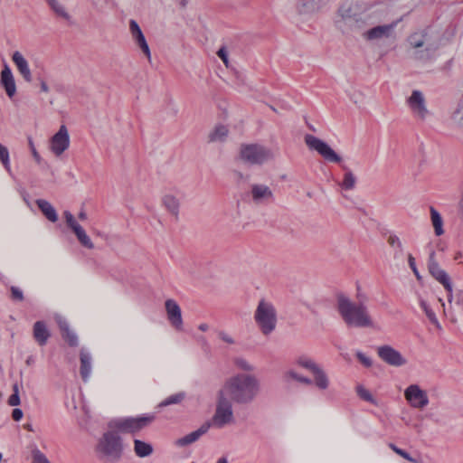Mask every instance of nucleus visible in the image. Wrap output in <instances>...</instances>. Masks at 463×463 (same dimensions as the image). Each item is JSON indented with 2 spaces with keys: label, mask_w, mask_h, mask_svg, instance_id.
Returning a JSON list of instances; mask_svg holds the SVG:
<instances>
[{
  "label": "nucleus",
  "mask_w": 463,
  "mask_h": 463,
  "mask_svg": "<svg viewBox=\"0 0 463 463\" xmlns=\"http://www.w3.org/2000/svg\"><path fill=\"white\" fill-rule=\"evenodd\" d=\"M219 392L235 404L247 405L259 395L260 383L254 374L237 373L227 379Z\"/></svg>",
  "instance_id": "f257e3e1"
},
{
  "label": "nucleus",
  "mask_w": 463,
  "mask_h": 463,
  "mask_svg": "<svg viewBox=\"0 0 463 463\" xmlns=\"http://www.w3.org/2000/svg\"><path fill=\"white\" fill-rule=\"evenodd\" d=\"M373 6L366 0H345L338 9L335 25L345 34L363 29L367 24L364 15Z\"/></svg>",
  "instance_id": "f03ea898"
},
{
  "label": "nucleus",
  "mask_w": 463,
  "mask_h": 463,
  "mask_svg": "<svg viewBox=\"0 0 463 463\" xmlns=\"http://www.w3.org/2000/svg\"><path fill=\"white\" fill-rule=\"evenodd\" d=\"M337 310L349 326L373 327L374 323L371 317L366 305L363 302H353L345 296L337 298Z\"/></svg>",
  "instance_id": "7ed1b4c3"
},
{
  "label": "nucleus",
  "mask_w": 463,
  "mask_h": 463,
  "mask_svg": "<svg viewBox=\"0 0 463 463\" xmlns=\"http://www.w3.org/2000/svg\"><path fill=\"white\" fill-rule=\"evenodd\" d=\"M95 450L104 463H118L124 456L125 445L118 431L109 428L99 439Z\"/></svg>",
  "instance_id": "20e7f679"
},
{
  "label": "nucleus",
  "mask_w": 463,
  "mask_h": 463,
  "mask_svg": "<svg viewBox=\"0 0 463 463\" xmlns=\"http://www.w3.org/2000/svg\"><path fill=\"white\" fill-rule=\"evenodd\" d=\"M254 319L263 335L271 334L275 330L278 321L274 305L269 301L260 299L254 313Z\"/></svg>",
  "instance_id": "39448f33"
},
{
  "label": "nucleus",
  "mask_w": 463,
  "mask_h": 463,
  "mask_svg": "<svg viewBox=\"0 0 463 463\" xmlns=\"http://www.w3.org/2000/svg\"><path fill=\"white\" fill-rule=\"evenodd\" d=\"M241 159L249 165H262L273 158L272 151L259 144L241 145Z\"/></svg>",
  "instance_id": "423d86ee"
},
{
  "label": "nucleus",
  "mask_w": 463,
  "mask_h": 463,
  "mask_svg": "<svg viewBox=\"0 0 463 463\" xmlns=\"http://www.w3.org/2000/svg\"><path fill=\"white\" fill-rule=\"evenodd\" d=\"M232 402L230 399L218 392L217 403L211 426L221 429L233 422Z\"/></svg>",
  "instance_id": "0eeeda50"
},
{
  "label": "nucleus",
  "mask_w": 463,
  "mask_h": 463,
  "mask_svg": "<svg viewBox=\"0 0 463 463\" xmlns=\"http://www.w3.org/2000/svg\"><path fill=\"white\" fill-rule=\"evenodd\" d=\"M153 419V416L121 418L111 420L109 423V428H114L121 432L136 433L150 424Z\"/></svg>",
  "instance_id": "6e6552de"
},
{
  "label": "nucleus",
  "mask_w": 463,
  "mask_h": 463,
  "mask_svg": "<svg viewBox=\"0 0 463 463\" xmlns=\"http://www.w3.org/2000/svg\"><path fill=\"white\" fill-rule=\"evenodd\" d=\"M305 143L310 150L317 151L326 161L330 163L341 162L338 156L326 142L318 137L307 134L304 137Z\"/></svg>",
  "instance_id": "1a4fd4ad"
},
{
  "label": "nucleus",
  "mask_w": 463,
  "mask_h": 463,
  "mask_svg": "<svg viewBox=\"0 0 463 463\" xmlns=\"http://www.w3.org/2000/svg\"><path fill=\"white\" fill-rule=\"evenodd\" d=\"M409 44L415 49L413 58L426 61L431 58L434 48L432 45L425 46V35L422 33H414L408 38Z\"/></svg>",
  "instance_id": "9d476101"
},
{
  "label": "nucleus",
  "mask_w": 463,
  "mask_h": 463,
  "mask_svg": "<svg viewBox=\"0 0 463 463\" xmlns=\"http://www.w3.org/2000/svg\"><path fill=\"white\" fill-rule=\"evenodd\" d=\"M249 196L255 205H268L275 200L273 191L264 184H251Z\"/></svg>",
  "instance_id": "9b49d317"
},
{
  "label": "nucleus",
  "mask_w": 463,
  "mask_h": 463,
  "mask_svg": "<svg viewBox=\"0 0 463 463\" xmlns=\"http://www.w3.org/2000/svg\"><path fill=\"white\" fill-rule=\"evenodd\" d=\"M377 354L385 364L401 367L407 364V359L392 346L384 345L377 348Z\"/></svg>",
  "instance_id": "f8f14e48"
},
{
  "label": "nucleus",
  "mask_w": 463,
  "mask_h": 463,
  "mask_svg": "<svg viewBox=\"0 0 463 463\" xmlns=\"http://www.w3.org/2000/svg\"><path fill=\"white\" fill-rule=\"evenodd\" d=\"M404 396L413 408L423 409L429 404L427 392L417 384L408 386L404 391Z\"/></svg>",
  "instance_id": "ddd939ff"
},
{
  "label": "nucleus",
  "mask_w": 463,
  "mask_h": 463,
  "mask_svg": "<svg viewBox=\"0 0 463 463\" xmlns=\"http://www.w3.org/2000/svg\"><path fill=\"white\" fill-rule=\"evenodd\" d=\"M407 104L415 117L425 119L428 116L429 111L421 91L417 90H413L411 95L407 99Z\"/></svg>",
  "instance_id": "4468645a"
},
{
  "label": "nucleus",
  "mask_w": 463,
  "mask_h": 463,
  "mask_svg": "<svg viewBox=\"0 0 463 463\" xmlns=\"http://www.w3.org/2000/svg\"><path fill=\"white\" fill-rule=\"evenodd\" d=\"M428 269L431 276L443 285L446 290H451V280L448 273L442 269L435 259V251H431L428 260Z\"/></svg>",
  "instance_id": "2eb2a0df"
},
{
  "label": "nucleus",
  "mask_w": 463,
  "mask_h": 463,
  "mask_svg": "<svg viewBox=\"0 0 463 463\" xmlns=\"http://www.w3.org/2000/svg\"><path fill=\"white\" fill-rule=\"evenodd\" d=\"M69 146L70 136L68 129L64 125H61L58 132L51 138V150L55 156H59L68 149Z\"/></svg>",
  "instance_id": "dca6fc26"
},
{
  "label": "nucleus",
  "mask_w": 463,
  "mask_h": 463,
  "mask_svg": "<svg viewBox=\"0 0 463 463\" xmlns=\"http://www.w3.org/2000/svg\"><path fill=\"white\" fill-rule=\"evenodd\" d=\"M399 21H394L389 24L374 26L363 33V37L367 41H375L392 36Z\"/></svg>",
  "instance_id": "f3484780"
},
{
  "label": "nucleus",
  "mask_w": 463,
  "mask_h": 463,
  "mask_svg": "<svg viewBox=\"0 0 463 463\" xmlns=\"http://www.w3.org/2000/svg\"><path fill=\"white\" fill-rule=\"evenodd\" d=\"M129 31H130L132 39L134 40L135 43L140 48V50L143 52V53L146 55V57L150 61H151V52H150L149 46L147 44V42L145 38V35H144L140 26L135 20L129 21Z\"/></svg>",
  "instance_id": "a211bd4d"
},
{
  "label": "nucleus",
  "mask_w": 463,
  "mask_h": 463,
  "mask_svg": "<svg viewBox=\"0 0 463 463\" xmlns=\"http://www.w3.org/2000/svg\"><path fill=\"white\" fill-rule=\"evenodd\" d=\"M165 306L169 322L175 328L181 330L183 327V319L179 305L174 299H167Z\"/></svg>",
  "instance_id": "6ab92c4d"
},
{
  "label": "nucleus",
  "mask_w": 463,
  "mask_h": 463,
  "mask_svg": "<svg viewBox=\"0 0 463 463\" xmlns=\"http://www.w3.org/2000/svg\"><path fill=\"white\" fill-rule=\"evenodd\" d=\"M12 61L16 66V69L23 79L26 82H31L33 80L32 72L29 67V63L24 55L20 52L16 51L12 55Z\"/></svg>",
  "instance_id": "aec40b11"
},
{
  "label": "nucleus",
  "mask_w": 463,
  "mask_h": 463,
  "mask_svg": "<svg viewBox=\"0 0 463 463\" xmlns=\"http://www.w3.org/2000/svg\"><path fill=\"white\" fill-rule=\"evenodd\" d=\"M1 84L9 98H12L15 94L16 86L14 78L7 63L4 64V68L1 71Z\"/></svg>",
  "instance_id": "412c9836"
},
{
  "label": "nucleus",
  "mask_w": 463,
  "mask_h": 463,
  "mask_svg": "<svg viewBox=\"0 0 463 463\" xmlns=\"http://www.w3.org/2000/svg\"><path fill=\"white\" fill-rule=\"evenodd\" d=\"M55 320L61 331L63 339H65L71 346H77L78 336L72 330H71L68 321L61 316H56Z\"/></svg>",
  "instance_id": "4be33fe9"
},
{
  "label": "nucleus",
  "mask_w": 463,
  "mask_h": 463,
  "mask_svg": "<svg viewBox=\"0 0 463 463\" xmlns=\"http://www.w3.org/2000/svg\"><path fill=\"white\" fill-rule=\"evenodd\" d=\"M211 427L210 422L203 423L198 430L192 431L184 437L178 439L175 445L178 447H185L198 440L203 434H205Z\"/></svg>",
  "instance_id": "5701e85b"
},
{
  "label": "nucleus",
  "mask_w": 463,
  "mask_h": 463,
  "mask_svg": "<svg viewBox=\"0 0 463 463\" xmlns=\"http://www.w3.org/2000/svg\"><path fill=\"white\" fill-rule=\"evenodd\" d=\"M80 373L83 382L87 383L91 374L92 357L90 352L82 348L80 353Z\"/></svg>",
  "instance_id": "b1692460"
},
{
  "label": "nucleus",
  "mask_w": 463,
  "mask_h": 463,
  "mask_svg": "<svg viewBox=\"0 0 463 463\" xmlns=\"http://www.w3.org/2000/svg\"><path fill=\"white\" fill-rule=\"evenodd\" d=\"M33 336L40 345H44L47 343L48 338L50 337V333L44 322L37 321L34 323Z\"/></svg>",
  "instance_id": "393cba45"
},
{
  "label": "nucleus",
  "mask_w": 463,
  "mask_h": 463,
  "mask_svg": "<svg viewBox=\"0 0 463 463\" xmlns=\"http://www.w3.org/2000/svg\"><path fill=\"white\" fill-rule=\"evenodd\" d=\"M36 204L50 222H55L58 220L56 210L48 201L38 199Z\"/></svg>",
  "instance_id": "a878e982"
},
{
  "label": "nucleus",
  "mask_w": 463,
  "mask_h": 463,
  "mask_svg": "<svg viewBox=\"0 0 463 463\" xmlns=\"http://www.w3.org/2000/svg\"><path fill=\"white\" fill-rule=\"evenodd\" d=\"M51 10L59 17L69 21L71 15L61 0H45Z\"/></svg>",
  "instance_id": "bb28decb"
},
{
  "label": "nucleus",
  "mask_w": 463,
  "mask_h": 463,
  "mask_svg": "<svg viewBox=\"0 0 463 463\" xmlns=\"http://www.w3.org/2000/svg\"><path fill=\"white\" fill-rule=\"evenodd\" d=\"M163 205L165 207V209L175 217L179 214V208H180V202L179 200L172 195V194H165L162 198Z\"/></svg>",
  "instance_id": "cd10ccee"
},
{
  "label": "nucleus",
  "mask_w": 463,
  "mask_h": 463,
  "mask_svg": "<svg viewBox=\"0 0 463 463\" xmlns=\"http://www.w3.org/2000/svg\"><path fill=\"white\" fill-rule=\"evenodd\" d=\"M430 213L434 232L436 236H441L444 233L443 219L440 213L432 206L430 208Z\"/></svg>",
  "instance_id": "c85d7f7f"
},
{
  "label": "nucleus",
  "mask_w": 463,
  "mask_h": 463,
  "mask_svg": "<svg viewBox=\"0 0 463 463\" xmlns=\"http://www.w3.org/2000/svg\"><path fill=\"white\" fill-rule=\"evenodd\" d=\"M387 241L393 249V258L395 260L402 259L403 257L404 250L400 238L395 234H391L389 235Z\"/></svg>",
  "instance_id": "c756f323"
},
{
  "label": "nucleus",
  "mask_w": 463,
  "mask_h": 463,
  "mask_svg": "<svg viewBox=\"0 0 463 463\" xmlns=\"http://www.w3.org/2000/svg\"><path fill=\"white\" fill-rule=\"evenodd\" d=\"M134 451L137 457L146 458L152 454L153 447L140 439H134Z\"/></svg>",
  "instance_id": "7c9ffc66"
},
{
  "label": "nucleus",
  "mask_w": 463,
  "mask_h": 463,
  "mask_svg": "<svg viewBox=\"0 0 463 463\" xmlns=\"http://www.w3.org/2000/svg\"><path fill=\"white\" fill-rule=\"evenodd\" d=\"M313 374L315 385L319 390H326L329 386V379L325 371L321 367H319L317 370L313 372Z\"/></svg>",
  "instance_id": "2f4dec72"
},
{
  "label": "nucleus",
  "mask_w": 463,
  "mask_h": 463,
  "mask_svg": "<svg viewBox=\"0 0 463 463\" xmlns=\"http://www.w3.org/2000/svg\"><path fill=\"white\" fill-rule=\"evenodd\" d=\"M228 135V128L225 126L220 125L214 128L210 133L209 139L212 142L223 141Z\"/></svg>",
  "instance_id": "473e14b6"
},
{
  "label": "nucleus",
  "mask_w": 463,
  "mask_h": 463,
  "mask_svg": "<svg viewBox=\"0 0 463 463\" xmlns=\"http://www.w3.org/2000/svg\"><path fill=\"white\" fill-rule=\"evenodd\" d=\"M420 306L422 308V310L424 311V313L426 314V316L429 318V320L430 321V323H432L437 328L440 329L441 326L436 317V314L431 309V307L428 305V303L425 300L420 299Z\"/></svg>",
  "instance_id": "72a5a7b5"
},
{
  "label": "nucleus",
  "mask_w": 463,
  "mask_h": 463,
  "mask_svg": "<svg viewBox=\"0 0 463 463\" xmlns=\"http://www.w3.org/2000/svg\"><path fill=\"white\" fill-rule=\"evenodd\" d=\"M296 364L298 365H299L300 367H302V368L309 370L312 373L315 372L316 370H317L320 367L319 365H317L316 364V362L313 359H311V358H309L307 356H304V355L299 356L297 359Z\"/></svg>",
  "instance_id": "f704fd0d"
},
{
  "label": "nucleus",
  "mask_w": 463,
  "mask_h": 463,
  "mask_svg": "<svg viewBox=\"0 0 463 463\" xmlns=\"http://www.w3.org/2000/svg\"><path fill=\"white\" fill-rule=\"evenodd\" d=\"M184 397H185V393L183 392L172 394V395L168 396L167 398H165L164 401H162L159 403V406L165 407V406H169L172 404H178L184 399Z\"/></svg>",
  "instance_id": "c9c22d12"
},
{
  "label": "nucleus",
  "mask_w": 463,
  "mask_h": 463,
  "mask_svg": "<svg viewBox=\"0 0 463 463\" xmlns=\"http://www.w3.org/2000/svg\"><path fill=\"white\" fill-rule=\"evenodd\" d=\"M356 183V177L351 171H346L342 183L340 184L341 187L344 190H352L354 188Z\"/></svg>",
  "instance_id": "e433bc0d"
},
{
  "label": "nucleus",
  "mask_w": 463,
  "mask_h": 463,
  "mask_svg": "<svg viewBox=\"0 0 463 463\" xmlns=\"http://www.w3.org/2000/svg\"><path fill=\"white\" fill-rule=\"evenodd\" d=\"M74 234L77 237L80 243L83 247H85L87 249L94 248L93 242L91 241L90 238L88 236V234L86 233L85 230L83 228H81L78 232H74Z\"/></svg>",
  "instance_id": "4c0bfd02"
},
{
  "label": "nucleus",
  "mask_w": 463,
  "mask_h": 463,
  "mask_svg": "<svg viewBox=\"0 0 463 463\" xmlns=\"http://www.w3.org/2000/svg\"><path fill=\"white\" fill-rule=\"evenodd\" d=\"M0 161L3 164L7 173L12 175V170L10 165L9 151L7 147L0 144Z\"/></svg>",
  "instance_id": "58836bf2"
},
{
  "label": "nucleus",
  "mask_w": 463,
  "mask_h": 463,
  "mask_svg": "<svg viewBox=\"0 0 463 463\" xmlns=\"http://www.w3.org/2000/svg\"><path fill=\"white\" fill-rule=\"evenodd\" d=\"M63 216H64L67 226L73 232H76L82 228L81 225L76 221V219L74 218L73 214L71 212L65 211L63 213Z\"/></svg>",
  "instance_id": "ea45409f"
},
{
  "label": "nucleus",
  "mask_w": 463,
  "mask_h": 463,
  "mask_svg": "<svg viewBox=\"0 0 463 463\" xmlns=\"http://www.w3.org/2000/svg\"><path fill=\"white\" fill-rule=\"evenodd\" d=\"M234 364L244 372H253L255 367L246 359L238 357L234 360Z\"/></svg>",
  "instance_id": "a19ab883"
},
{
  "label": "nucleus",
  "mask_w": 463,
  "mask_h": 463,
  "mask_svg": "<svg viewBox=\"0 0 463 463\" xmlns=\"http://www.w3.org/2000/svg\"><path fill=\"white\" fill-rule=\"evenodd\" d=\"M13 392L14 393L9 397L8 399V404L10 406H17L20 404V396H19V386L17 383H14L13 385Z\"/></svg>",
  "instance_id": "79ce46f5"
},
{
  "label": "nucleus",
  "mask_w": 463,
  "mask_h": 463,
  "mask_svg": "<svg viewBox=\"0 0 463 463\" xmlns=\"http://www.w3.org/2000/svg\"><path fill=\"white\" fill-rule=\"evenodd\" d=\"M356 391H357V394L360 396V398H362L363 400H364L366 402L374 403V400H373L372 394L364 387L359 385V386H357Z\"/></svg>",
  "instance_id": "37998d69"
},
{
  "label": "nucleus",
  "mask_w": 463,
  "mask_h": 463,
  "mask_svg": "<svg viewBox=\"0 0 463 463\" xmlns=\"http://www.w3.org/2000/svg\"><path fill=\"white\" fill-rule=\"evenodd\" d=\"M390 448L396 453L398 454L399 456L402 457L403 458L411 461V462H413V463H417V460L413 458H411L410 456V454L408 452H406L405 450L398 448L397 446H395L394 444H390Z\"/></svg>",
  "instance_id": "c03bdc74"
},
{
  "label": "nucleus",
  "mask_w": 463,
  "mask_h": 463,
  "mask_svg": "<svg viewBox=\"0 0 463 463\" xmlns=\"http://www.w3.org/2000/svg\"><path fill=\"white\" fill-rule=\"evenodd\" d=\"M33 463H52L47 457L41 452L39 449H36L33 452Z\"/></svg>",
  "instance_id": "a18cd8bd"
},
{
  "label": "nucleus",
  "mask_w": 463,
  "mask_h": 463,
  "mask_svg": "<svg viewBox=\"0 0 463 463\" xmlns=\"http://www.w3.org/2000/svg\"><path fill=\"white\" fill-rule=\"evenodd\" d=\"M217 335L221 341H222L228 345L235 344L234 338L230 334H228L227 332H225L223 330L217 331Z\"/></svg>",
  "instance_id": "49530a36"
},
{
  "label": "nucleus",
  "mask_w": 463,
  "mask_h": 463,
  "mask_svg": "<svg viewBox=\"0 0 463 463\" xmlns=\"http://www.w3.org/2000/svg\"><path fill=\"white\" fill-rule=\"evenodd\" d=\"M301 377V374L298 373L295 370L290 369L285 372L284 373V380L286 382H289L290 380H295L297 382H299V379Z\"/></svg>",
  "instance_id": "de8ad7c7"
},
{
  "label": "nucleus",
  "mask_w": 463,
  "mask_h": 463,
  "mask_svg": "<svg viewBox=\"0 0 463 463\" xmlns=\"http://www.w3.org/2000/svg\"><path fill=\"white\" fill-rule=\"evenodd\" d=\"M356 357L357 359L363 364L365 367H371L373 363L370 357L366 356L364 353L361 351L356 352Z\"/></svg>",
  "instance_id": "09e8293b"
},
{
  "label": "nucleus",
  "mask_w": 463,
  "mask_h": 463,
  "mask_svg": "<svg viewBox=\"0 0 463 463\" xmlns=\"http://www.w3.org/2000/svg\"><path fill=\"white\" fill-rule=\"evenodd\" d=\"M408 263H409V266L411 269L412 272L416 276V278L418 279H420V273H419L418 269L416 267V261H415L414 257L411 254L408 255Z\"/></svg>",
  "instance_id": "8fccbe9b"
},
{
  "label": "nucleus",
  "mask_w": 463,
  "mask_h": 463,
  "mask_svg": "<svg viewBox=\"0 0 463 463\" xmlns=\"http://www.w3.org/2000/svg\"><path fill=\"white\" fill-rule=\"evenodd\" d=\"M28 144H29V146H30V149H31V152H32V155L34 158V160L37 162V163H41V160H42V157L41 156L39 155V153L37 152L34 145H33V139L32 138H29L28 139Z\"/></svg>",
  "instance_id": "3c124183"
},
{
  "label": "nucleus",
  "mask_w": 463,
  "mask_h": 463,
  "mask_svg": "<svg viewBox=\"0 0 463 463\" xmlns=\"http://www.w3.org/2000/svg\"><path fill=\"white\" fill-rule=\"evenodd\" d=\"M11 293H12V298L14 299L20 300V301H22L24 299L23 291L19 288L12 287Z\"/></svg>",
  "instance_id": "603ef678"
},
{
  "label": "nucleus",
  "mask_w": 463,
  "mask_h": 463,
  "mask_svg": "<svg viewBox=\"0 0 463 463\" xmlns=\"http://www.w3.org/2000/svg\"><path fill=\"white\" fill-rule=\"evenodd\" d=\"M217 55L223 61V63L226 65V67H228V63H229L228 53H227V51H226L225 47H222L217 52Z\"/></svg>",
  "instance_id": "864d4df0"
},
{
  "label": "nucleus",
  "mask_w": 463,
  "mask_h": 463,
  "mask_svg": "<svg viewBox=\"0 0 463 463\" xmlns=\"http://www.w3.org/2000/svg\"><path fill=\"white\" fill-rule=\"evenodd\" d=\"M23 411L21 409L15 408L13 410L12 417L14 420L19 421L23 418Z\"/></svg>",
  "instance_id": "5fc2aeb1"
},
{
  "label": "nucleus",
  "mask_w": 463,
  "mask_h": 463,
  "mask_svg": "<svg viewBox=\"0 0 463 463\" xmlns=\"http://www.w3.org/2000/svg\"><path fill=\"white\" fill-rule=\"evenodd\" d=\"M458 210L459 216L463 219V191H462L461 197L458 201Z\"/></svg>",
  "instance_id": "6e6d98bb"
},
{
  "label": "nucleus",
  "mask_w": 463,
  "mask_h": 463,
  "mask_svg": "<svg viewBox=\"0 0 463 463\" xmlns=\"http://www.w3.org/2000/svg\"><path fill=\"white\" fill-rule=\"evenodd\" d=\"M298 383L309 385V384L312 383V380L307 378V377H306V376L301 375Z\"/></svg>",
  "instance_id": "4d7b16f0"
},
{
  "label": "nucleus",
  "mask_w": 463,
  "mask_h": 463,
  "mask_svg": "<svg viewBox=\"0 0 463 463\" xmlns=\"http://www.w3.org/2000/svg\"><path fill=\"white\" fill-rule=\"evenodd\" d=\"M78 218L80 220V221H85L87 219V213L85 212L84 209H81L80 212L78 214Z\"/></svg>",
  "instance_id": "13d9d810"
},
{
  "label": "nucleus",
  "mask_w": 463,
  "mask_h": 463,
  "mask_svg": "<svg viewBox=\"0 0 463 463\" xmlns=\"http://www.w3.org/2000/svg\"><path fill=\"white\" fill-rule=\"evenodd\" d=\"M199 341L201 342L203 347H205V348L209 347V344L204 336H201L199 338Z\"/></svg>",
  "instance_id": "bf43d9fd"
},
{
  "label": "nucleus",
  "mask_w": 463,
  "mask_h": 463,
  "mask_svg": "<svg viewBox=\"0 0 463 463\" xmlns=\"http://www.w3.org/2000/svg\"><path fill=\"white\" fill-rule=\"evenodd\" d=\"M41 90L43 92H49V87L45 81H41Z\"/></svg>",
  "instance_id": "052dcab7"
},
{
  "label": "nucleus",
  "mask_w": 463,
  "mask_h": 463,
  "mask_svg": "<svg viewBox=\"0 0 463 463\" xmlns=\"http://www.w3.org/2000/svg\"><path fill=\"white\" fill-rule=\"evenodd\" d=\"M199 330L203 331V332H205L208 330L209 328V326L205 323H203V324H200L199 326H198Z\"/></svg>",
  "instance_id": "680f3d73"
},
{
  "label": "nucleus",
  "mask_w": 463,
  "mask_h": 463,
  "mask_svg": "<svg viewBox=\"0 0 463 463\" xmlns=\"http://www.w3.org/2000/svg\"><path fill=\"white\" fill-rule=\"evenodd\" d=\"M447 291H448V301H449V303H451L452 299H453V288H451V290H447Z\"/></svg>",
  "instance_id": "e2e57ef3"
},
{
  "label": "nucleus",
  "mask_w": 463,
  "mask_h": 463,
  "mask_svg": "<svg viewBox=\"0 0 463 463\" xmlns=\"http://www.w3.org/2000/svg\"><path fill=\"white\" fill-rule=\"evenodd\" d=\"M24 427L25 430H27L29 431H33V425L30 423H26Z\"/></svg>",
  "instance_id": "0e129e2a"
},
{
  "label": "nucleus",
  "mask_w": 463,
  "mask_h": 463,
  "mask_svg": "<svg viewBox=\"0 0 463 463\" xmlns=\"http://www.w3.org/2000/svg\"><path fill=\"white\" fill-rule=\"evenodd\" d=\"M217 463H228V460L226 458H220Z\"/></svg>",
  "instance_id": "69168bd1"
},
{
  "label": "nucleus",
  "mask_w": 463,
  "mask_h": 463,
  "mask_svg": "<svg viewBox=\"0 0 463 463\" xmlns=\"http://www.w3.org/2000/svg\"><path fill=\"white\" fill-rule=\"evenodd\" d=\"M439 301L440 302L441 306L444 307H445L444 301L441 298H439Z\"/></svg>",
  "instance_id": "338daca9"
}]
</instances>
